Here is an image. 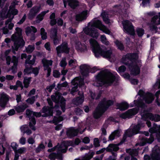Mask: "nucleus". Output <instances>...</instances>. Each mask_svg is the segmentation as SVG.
Segmentation results:
<instances>
[{"label": "nucleus", "mask_w": 160, "mask_h": 160, "mask_svg": "<svg viewBox=\"0 0 160 160\" xmlns=\"http://www.w3.org/2000/svg\"><path fill=\"white\" fill-rule=\"evenodd\" d=\"M40 6H35L33 7L30 10L28 16V19L30 20H33L36 14L40 11Z\"/></svg>", "instance_id": "nucleus-8"}, {"label": "nucleus", "mask_w": 160, "mask_h": 160, "mask_svg": "<svg viewBox=\"0 0 160 160\" xmlns=\"http://www.w3.org/2000/svg\"><path fill=\"white\" fill-rule=\"evenodd\" d=\"M12 40L14 42V46L15 47V50L18 51L19 48H23L25 44V42L23 40L22 37H17L14 35L12 36Z\"/></svg>", "instance_id": "nucleus-4"}, {"label": "nucleus", "mask_w": 160, "mask_h": 160, "mask_svg": "<svg viewBox=\"0 0 160 160\" xmlns=\"http://www.w3.org/2000/svg\"><path fill=\"white\" fill-rule=\"evenodd\" d=\"M143 118L146 119H149L152 121L157 122L160 121V115L158 114H153L152 113H148L143 115Z\"/></svg>", "instance_id": "nucleus-12"}, {"label": "nucleus", "mask_w": 160, "mask_h": 160, "mask_svg": "<svg viewBox=\"0 0 160 160\" xmlns=\"http://www.w3.org/2000/svg\"><path fill=\"white\" fill-rule=\"evenodd\" d=\"M66 100L62 96V97L60 101H59V103L60 106L66 105Z\"/></svg>", "instance_id": "nucleus-63"}, {"label": "nucleus", "mask_w": 160, "mask_h": 160, "mask_svg": "<svg viewBox=\"0 0 160 160\" xmlns=\"http://www.w3.org/2000/svg\"><path fill=\"white\" fill-rule=\"evenodd\" d=\"M63 120V118L62 117H59L57 118L56 117H54L52 121L53 123L55 125H57L58 123L62 121Z\"/></svg>", "instance_id": "nucleus-39"}, {"label": "nucleus", "mask_w": 160, "mask_h": 160, "mask_svg": "<svg viewBox=\"0 0 160 160\" xmlns=\"http://www.w3.org/2000/svg\"><path fill=\"white\" fill-rule=\"evenodd\" d=\"M62 96H61L60 95L58 96V97L57 98L56 97L52 95L51 98L52 100L55 102L56 103H59V101H60L61 98Z\"/></svg>", "instance_id": "nucleus-47"}, {"label": "nucleus", "mask_w": 160, "mask_h": 160, "mask_svg": "<svg viewBox=\"0 0 160 160\" xmlns=\"http://www.w3.org/2000/svg\"><path fill=\"white\" fill-rule=\"evenodd\" d=\"M68 5L73 9H75L78 6V2L77 0H68Z\"/></svg>", "instance_id": "nucleus-30"}, {"label": "nucleus", "mask_w": 160, "mask_h": 160, "mask_svg": "<svg viewBox=\"0 0 160 160\" xmlns=\"http://www.w3.org/2000/svg\"><path fill=\"white\" fill-rule=\"evenodd\" d=\"M157 127V125L155 123L153 125V127L149 129V132L150 133H153L155 132L156 130V128Z\"/></svg>", "instance_id": "nucleus-59"}, {"label": "nucleus", "mask_w": 160, "mask_h": 160, "mask_svg": "<svg viewBox=\"0 0 160 160\" xmlns=\"http://www.w3.org/2000/svg\"><path fill=\"white\" fill-rule=\"evenodd\" d=\"M57 25L58 26L60 27L62 26L63 24V20L61 18H58L57 20Z\"/></svg>", "instance_id": "nucleus-62"}, {"label": "nucleus", "mask_w": 160, "mask_h": 160, "mask_svg": "<svg viewBox=\"0 0 160 160\" xmlns=\"http://www.w3.org/2000/svg\"><path fill=\"white\" fill-rule=\"evenodd\" d=\"M18 10L16 9H15L12 10L11 11L9 12H8V14L9 15V17L10 18L12 15H13L14 17V16L18 14Z\"/></svg>", "instance_id": "nucleus-44"}, {"label": "nucleus", "mask_w": 160, "mask_h": 160, "mask_svg": "<svg viewBox=\"0 0 160 160\" xmlns=\"http://www.w3.org/2000/svg\"><path fill=\"white\" fill-rule=\"evenodd\" d=\"M136 56V54L135 53H128L124 57H123L122 59L123 60L125 59H127L130 60H132L134 59Z\"/></svg>", "instance_id": "nucleus-32"}, {"label": "nucleus", "mask_w": 160, "mask_h": 160, "mask_svg": "<svg viewBox=\"0 0 160 160\" xmlns=\"http://www.w3.org/2000/svg\"><path fill=\"white\" fill-rule=\"evenodd\" d=\"M89 42L92 48V51L94 53L96 58H98L100 56L106 58H109L112 54V51L110 49L108 50L105 48L103 49L102 48L98 42L93 39H91Z\"/></svg>", "instance_id": "nucleus-2"}, {"label": "nucleus", "mask_w": 160, "mask_h": 160, "mask_svg": "<svg viewBox=\"0 0 160 160\" xmlns=\"http://www.w3.org/2000/svg\"><path fill=\"white\" fill-rule=\"evenodd\" d=\"M37 31V30L36 28L33 26H31V27H28L25 29V33L27 36L32 32L34 33Z\"/></svg>", "instance_id": "nucleus-29"}, {"label": "nucleus", "mask_w": 160, "mask_h": 160, "mask_svg": "<svg viewBox=\"0 0 160 160\" xmlns=\"http://www.w3.org/2000/svg\"><path fill=\"white\" fill-rule=\"evenodd\" d=\"M67 141H64L62 142L61 144L59 145H61L62 148L58 149V151H59L61 153H66L68 149V147L70 145H67L66 142Z\"/></svg>", "instance_id": "nucleus-23"}, {"label": "nucleus", "mask_w": 160, "mask_h": 160, "mask_svg": "<svg viewBox=\"0 0 160 160\" xmlns=\"http://www.w3.org/2000/svg\"><path fill=\"white\" fill-rule=\"evenodd\" d=\"M43 19V18L40 14H39L36 17L35 22L37 23H39Z\"/></svg>", "instance_id": "nucleus-54"}, {"label": "nucleus", "mask_w": 160, "mask_h": 160, "mask_svg": "<svg viewBox=\"0 0 160 160\" xmlns=\"http://www.w3.org/2000/svg\"><path fill=\"white\" fill-rule=\"evenodd\" d=\"M41 35L42 39L43 40H45L47 38V33L45 31V30L43 28H42L40 29Z\"/></svg>", "instance_id": "nucleus-36"}, {"label": "nucleus", "mask_w": 160, "mask_h": 160, "mask_svg": "<svg viewBox=\"0 0 160 160\" xmlns=\"http://www.w3.org/2000/svg\"><path fill=\"white\" fill-rule=\"evenodd\" d=\"M119 149L118 145L114 144H110L108 145V147L106 148V151L108 152L112 151L117 152Z\"/></svg>", "instance_id": "nucleus-26"}, {"label": "nucleus", "mask_w": 160, "mask_h": 160, "mask_svg": "<svg viewBox=\"0 0 160 160\" xmlns=\"http://www.w3.org/2000/svg\"><path fill=\"white\" fill-rule=\"evenodd\" d=\"M79 132L78 129H75L74 127H71L67 130L66 135L69 138H72L76 136Z\"/></svg>", "instance_id": "nucleus-14"}, {"label": "nucleus", "mask_w": 160, "mask_h": 160, "mask_svg": "<svg viewBox=\"0 0 160 160\" xmlns=\"http://www.w3.org/2000/svg\"><path fill=\"white\" fill-rule=\"evenodd\" d=\"M8 9L7 8H4L1 11L0 18L1 20H3L8 18H9V15L8 14Z\"/></svg>", "instance_id": "nucleus-24"}, {"label": "nucleus", "mask_w": 160, "mask_h": 160, "mask_svg": "<svg viewBox=\"0 0 160 160\" xmlns=\"http://www.w3.org/2000/svg\"><path fill=\"white\" fill-rule=\"evenodd\" d=\"M81 141L80 139L78 138H76L74 142L71 141H67L66 142V144L67 145H70V146H72L74 147L75 145H78L80 142Z\"/></svg>", "instance_id": "nucleus-28"}, {"label": "nucleus", "mask_w": 160, "mask_h": 160, "mask_svg": "<svg viewBox=\"0 0 160 160\" xmlns=\"http://www.w3.org/2000/svg\"><path fill=\"white\" fill-rule=\"evenodd\" d=\"M143 99L146 103L148 104L152 102L154 100V97L152 93L148 92L145 95L143 96Z\"/></svg>", "instance_id": "nucleus-16"}, {"label": "nucleus", "mask_w": 160, "mask_h": 160, "mask_svg": "<svg viewBox=\"0 0 160 160\" xmlns=\"http://www.w3.org/2000/svg\"><path fill=\"white\" fill-rule=\"evenodd\" d=\"M87 11H84L79 14L77 15L76 16V20L78 21H81L85 20L87 18Z\"/></svg>", "instance_id": "nucleus-19"}, {"label": "nucleus", "mask_w": 160, "mask_h": 160, "mask_svg": "<svg viewBox=\"0 0 160 160\" xmlns=\"http://www.w3.org/2000/svg\"><path fill=\"white\" fill-rule=\"evenodd\" d=\"M84 100L83 95H82L73 98L72 100V102L73 104L77 106L82 104L84 101Z\"/></svg>", "instance_id": "nucleus-21"}, {"label": "nucleus", "mask_w": 160, "mask_h": 160, "mask_svg": "<svg viewBox=\"0 0 160 160\" xmlns=\"http://www.w3.org/2000/svg\"><path fill=\"white\" fill-rule=\"evenodd\" d=\"M28 107V105L26 103L18 106L15 108V110L18 113L22 112Z\"/></svg>", "instance_id": "nucleus-27"}, {"label": "nucleus", "mask_w": 160, "mask_h": 160, "mask_svg": "<svg viewBox=\"0 0 160 160\" xmlns=\"http://www.w3.org/2000/svg\"><path fill=\"white\" fill-rule=\"evenodd\" d=\"M31 78H24V79L23 83L24 87L26 88H27L30 84Z\"/></svg>", "instance_id": "nucleus-42"}, {"label": "nucleus", "mask_w": 160, "mask_h": 160, "mask_svg": "<svg viewBox=\"0 0 160 160\" xmlns=\"http://www.w3.org/2000/svg\"><path fill=\"white\" fill-rule=\"evenodd\" d=\"M98 107L93 112V117L96 119L100 118L105 112H104L103 109L99 104Z\"/></svg>", "instance_id": "nucleus-15"}, {"label": "nucleus", "mask_w": 160, "mask_h": 160, "mask_svg": "<svg viewBox=\"0 0 160 160\" xmlns=\"http://www.w3.org/2000/svg\"><path fill=\"white\" fill-rule=\"evenodd\" d=\"M136 31L138 36L139 37L142 36L144 33V30L141 28H137Z\"/></svg>", "instance_id": "nucleus-41"}, {"label": "nucleus", "mask_w": 160, "mask_h": 160, "mask_svg": "<svg viewBox=\"0 0 160 160\" xmlns=\"http://www.w3.org/2000/svg\"><path fill=\"white\" fill-rule=\"evenodd\" d=\"M82 74L83 76L87 77L90 72V68L85 64L81 65L80 67Z\"/></svg>", "instance_id": "nucleus-17"}, {"label": "nucleus", "mask_w": 160, "mask_h": 160, "mask_svg": "<svg viewBox=\"0 0 160 160\" xmlns=\"http://www.w3.org/2000/svg\"><path fill=\"white\" fill-rule=\"evenodd\" d=\"M140 72V68L137 64H135L132 67V69L130 71V74L131 75L137 76L139 74Z\"/></svg>", "instance_id": "nucleus-20"}, {"label": "nucleus", "mask_w": 160, "mask_h": 160, "mask_svg": "<svg viewBox=\"0 0 160 160\" xmlns=\"http://www.w3.org/2000/svg\"><path fill=\"white\" fill-rule=\"evenodd\" d=\"M57 153L55 152H52L49 154V158L50 160H55L57 158Z\"/></svg>", "instance_id": "nucleus-51"}, {"label": "nucleus", "mask_w": 160, "mask_h": 160, "mask_svg": "<svg viewBox=\"0 0 160 160\" xmlns=\"http://www.w3.org/2000/svg\"><path fill=\"white\" fill-rule=\"evenodd\" d=\"M115 43L118 47V49L121 51H124L125 48L123 44L121 41L117 40L115 41Z\"/></svg>", "instance_id": "nucleus-33"}, {"label": "nucleus", "mask_w": 160, "mask_h": 160, "mask_svg": "<svg viewBox=\"0 0 160 160\" xmlns=\"http://www.w3.org/2000/svg\"><path fill=\"white\" fill-rule=\"evenodd\" d=\"M58 34V30L56 28H52L51 31V38L57 37Z\"/></svg>", "instance_id": "nucleus-38"}, {"label": "nucleus", "mask_w": 160, "mask_h": 160, "mask_svg": "<svg viewBox=\"0 0 160 160\" xmlns=\"http://www.w3.org/2000/svg\"><path fill=\"white\" fill-rule=\"evenodd\" d=\"M35 49V48L33 46L29 45L28 47L26 48V52L28 53H31Z\"/></svg>", "instance_id": "nucleus-40"}, {"label": "nucleus", "mask_w": 160, "mask_h": 160, "mask_svg": "<svg viewBox=\"0 0 160 160\" xmlns=\"http://www.w3.org/2000/svg\"><path fill=\"white\" fill-rule=\"evenodd\" d=\"M60 72L57 70H54L53 71V76L55 78H58L60 77Z\"/></svg>", "instance_id": "nucleus-57"}, {"label": "nucleus", "mask_w": 160, "mask_h": 160, "mask_svg": "<svg viewBox=\"0 0 160 160\" xmlns=\"http://www.w3.org/2000/svg\"><path fill=\"white\" fill-rule=\"evenodd\" d=\"M125 133H126V135L128 137H131L133 136L132 130H127Z\"/></svg>", "instance_id": "nucleus-64"}, {"label": "nucleus", "mask_w": 160, "mask_h": 160, "mask_svg": "<svg viewBox=\"0 0 160 160\" xmlns=\"http://www.w3.org/2000/svg\"><path fill=\"white\" fill-rule=\"evenodd\" d=\"M55 86V83H54L52 85L47 86L46 88V89L47 90H48V91L50 92L52 91V89L54 88Z\"/></svg>", "instance_id": "nucleus-58"}, {"label": "nucleus", "mask_w": 160, "mask_h": 160, "mask_svg": "<svg viewBox=\"0 0 160 160\" xmlns=\"http://www.w3.org/2000/svg\"><path fill=\"white\" fill-rule=\"evenodd\" d=\"M139 110V109L136 108L129 109L125 112L121 114L120 115V117L123 119L132 118L133 116L138 113Z\"/></svg>", "instance_id": "nucleus-5"}, {"label": "nucleus", "mask_w": 160, "mask_h": 160, "mask_svg": "<svg viewBox=\"0 0 160 160\" xmlns=\"http://www.w3.org/2000/svg\"><path fill=\"white\" fill-rule=\"evenodd\" d=\"M104 33L108 35H110L111 33L110 31L105 26V27H103V30H102Z\"/></svg>", "instance_id": "nucleus-61"}, {"label": "nucleus", "mask_w": 160, "mask_h": 160, "mask_svg": "<svg viewBox=\"0 0 160 160\" xmlns=\"http://www.w3.org/2000/svg\"><path fill=\"white\" fill-rule=\"evenodd\" d=\"M126 69V67L124 65H122L119 67L118 68V72H124Z\"/></svg>", "instance_id": "nucleus-56"}, {"label": "nucleus", "mask_w": 160, "mask_h": 160, "mask_svg": "<svg viewBox=\"0 0 160 160\" xmlns=\"http://www.w3.org/2000/svg\"><path fill=\"white\" fill-rule=\"evenodd\" d=\"M92 28H87L84 30V33L87 35H90Z\"/></svg>", "instance_id": "nucleus-60"}, {"label": "nucleus", "mask_w": 160, "mask_h": 160, "mask_svg": "<svg viewBox=\"0 0 160 160\" xmlns=\"http://www.w3.org/2000/svg\"><path fill=\"white\" fill-rule=\"evenodd\" d=\"M88 25H90L92 28L94 27L98 28L101 30H103V27H105L101 21L97 19L92 20L91 22L89 23Z\"/></svg>", "instance_id": "nucleus-10"}, {"label": "nucleus", "mask_w": 160, "mask_h": 160, "mask_svg": "<svg viewBox=\"0 0 160 160\" xmlns=\"http://www.w3.org/2000/svg\"><path fill=\"white\" fill-rule=\"evenodd\" d=\"M52 60H48L45 58H43L42 60V62L44 67V70H47V77H49L51 72V69L49 67V66H52Z\"/></svg>", "instance_id": "nucleus-7"}, {"label": "nucleus", "mask_w": 160, "mask_h": 160, "mask_svg": "<svg viewBox=\"0 0 160 160\" xmlns=\"http://www.w3.org/2000/svg\"><path fill=\"white\" fill-rule=\"evenodd\" d=\"M35 101V97L33 96L31 98H28L26 100V102L28 104H32Z\"/></svg>", "instance_id": "nucleus-45"}, {"label": "nucleus", "mask_w": 160, "mask_h": 160, "mask_svg": "<svg viewBox=\"0 0 160 160\" xmlns=\"http://www.w3.org/2000/svg\"><path fill=\"white\" fill-rule=\"evenodd\" d=\"M123 30L125 33L131 35H135V30L132 23L128 20H125L122 22Z\"/></svg>", "instance_id": "nucleus-3"}, {"label": "nucleus", "mask_w": 160, "mask_h": 160, "mask_svg": "<svg viewBox=\"0 0 160 160\" xmlns=\"http://www.w3.org/2000/svg\"><path fill=\"white\" fill-rule=\"evenodd\" d=\"M154 138L152 135H150L149 138L145 137H142L139 142L140 146H144L146 144H151L154 141Z\"/></svg>", "instance_id": "nucleus-13"}, {"label": "nucleus", "mask_w": 160, "mask_h": 160, "mask_svg": "<svg viewBox=\"0 0 160 160\" xmlns=\"http://www.w3.org/2000/svg\"><path fill=\"white\" fill-rule=\"evenodd\" d=\"M98 35L99 33L98 32V30L95 28H92L90 36L91 37L97 39L98 37Z\"/></svg>", "instance_id": "nucleus-34"}, {"label": "nucleus", "mask_w": 160, "mask_h": 160, "mask_svg": "<svg viewBox=\"0 0 160 160\" xmlns=\"http://www.w3.org/2000/svg\"><path fill=\"white\" fill-rule=\"evenodd\" d=\"M45 148V146L42 143L40 144L36 148L35 150V152L36 153H39L42 150Z\"/></svg>", "instance_id": "nucleus-35"}, {"label": "nucleus", "mask_w": 160, "mask_h": 160, "mask_svg": "<svg viewBox=\"0 0 160 160\" xmlns=\"http://www.w3.org/2000/svg\"><path fill=\"white\" fill-rule=\"evenodd\" d=\"M61 145H59V143L58 144L53 147V148L48 149V152H51L53 151H55L57 149L62 148L61 147Z\"/></svg>", "instance_id": "nucleus-49"}, {"label": "nucleus", "mask_w": 160, "mask_h": 160, "mask_svg": "<svg viewBox=\"0 0 160 160\" xmlns=\"http://www.w3.org/2000/svg\"><path fill=\"white\" fill-rule=\"evenodd\" d=\"M116 106L118 108L122 111H124L129 108V104L125 102H122L120 103H117Z\"/></svg>", "instance_id": "nucleus-22"}, {"label": "nucleus", "mask_w": 160, "mask_h": 160, "mask_svg": "<svg viewBox=\"0 0 160 160\" xmlns=\"http://www.w3.org/2000/svg\"><path fill=\"white\" fill-rule=\"evenodd\" d=\"M32 73H33L35 76L38 75L39 72V68L37 67L33 68L32 66Z\"/></svg>", "instance_id": "nucleus-50"}, {"label": "nucleus", "mask_w": 160, "mask_h": 160, "mask_svg": "<svg viewBox=\"0 0 160 160\" xmlns=\"http://www.w3.org/2000/svg\"><path fill=\"white\" fill-rule=\"evenodd\" d=\"M93 145L96 148L100 146V142L97 138H95L93 140Z\"/></svg>", "instance_id": "nucleus-52"}, {"label": "nucleus", "mask_w": 160, "mask_h": 160, "mask_svg": "<svg viewBox=\"0 0 160 160\" xmlns=\"http://www.w3.org/2000/svg\"><path fill=\"white\" fill-rule=\"evenodd\" d=\"M102 71L100 72L95 76L97 81L96 86L98 87H100L103 85L107 86H111L113 83L118 81V78L111 72L106 70L104 74V79L102 77Z\"/></svg>", "instance_id": "nucleus-1"}, {"label": "nucleus", "mask_w": 160, "mask_h": 160, "mask_svg": "<svg viewBox=\"0 0 160 160\" xmlns=\"http://www.w3.org/2000/svg\"><path fill=\"white\" fill-rule=\"evenodd\" d=\"M111 152H112V156H109L108 158L109 160H116L117 156V153L113 151H112Z\"/></svg>", "instance_id": "nucleus-53"}, {"label": "nucleus", "mask_w": 160, "mask_h": 160, "mask_svg": "<svg viewBox=\"0 0 160 160\" xmlns=\"http://www.w3.org/2000/svg\"><path fill=\"white\" fill-rule=\"evenodd\" d=\"M94 154V152H92L90 153L86 154L83 158L87 160H90V159L93 157Z\"/></svg>", "instance_id": "nucleus-43"}, {"label": "nucleus", "mask_w": 160, "mask_h": 160, "mask_svg": "<svg viewBox=\"0 0 160 160\" xmlns=\"http://www.w3.org/2000/svg\"><path fill=\"white\" fill-rule=\"evenodd\" d=\"M70 48L68 47L67 42H64L56 48V50L58 55L59 54L65 53L68 54L70 52Z\"/></svg>", "instance_id": "nucleus-6"}, {"label": "nucleus", "mask_w": 160, "mask_h": 160, "mask_svg": "<svg viewBox=\"0 0 160 160\" xmlns=\"http://www.w3.org/2000/svg\"><path fill=\"white\" fill-rule=\"evenodd\" d=\"M150 156L152 160H160V149L159 147L156 146L153 148Z\"/></svg>", "instance_id": "nucleus-9"}, {"label": "nucleus", "mask_w": 160, "mask_h": 160, "mask_svg": "<svg viewBox=\"0 0 160 160\" xmlns=\"http://www.w3.org/2000/svg\"><path fill=\"white\" fill-rule=\"evenodd\" d=\"M8 101L7 98L5 96H2L0 99V106L2 108L5 107Z\"/></svg>", "instance_id": "nucleus-31"}, {"label": "nucleus", "mask_w": 160, "mask_h": 160, "mask_svg": "<svg viewBox=\"0 0 160 160\" xmlns=\"http://www.w3.org/2000/svg\"><path fill=\"white\" fill-rule=\"evenodd\" d=\"M130 154L132 156H137L138 154V151L136 149H133L130 152Z\"/></svg>", "instance_id": "nucleus-55"}, {"label": "nucleus", "mask_w": 160, "mask_h": 160, "mask_svg": "<svg viewBox=\"0 0 160 160\" xmlns=\"http://www.w3.org/2000/svg\"><path fill=\"white\" fill-rule=\"evenodd\" d=\"M11 62L13 63L14 66H18V58L15 56H13Z\"/></svg>", "instance_id": "nucleus-46"}, {"label": "nucleus", "mask_w": 160, "mask_h": 160, "mask_svg": "<svg viewBox=\"0 0 160 160\" xmlns=\"http://www.w3.org/2000/svg\"><path fill=\"white\" fill-rule=\"evenodd\" d=\"M114 101L112 100H104L100 102L99 104L104 109V112H105L109 108L114 104Z\"/></svg>", "instance_id": "nucleus-11"}, {"label": "nucleus", "mask_w": 160, "mask_h": 160, "mask_svg": "<svg viewBox=\"0 0 160 160\" xmlns=\"http://www.w3.org/2000/svg\"><path fill=\"white\" fill-rule=\"evenodd\" d=\"M32 69V66L29 67L27 66H25V68L23 72L25 75L26 74H31L32 72H30Z\"/></svg>", "instance_id": "nucleus-48"}, {"label": "nucleus", "mask_w": 160, "mask_h": 160, "mask_svg": "<svg viewBox=\"0 0 160 160\" xmlns=\"http://www.w3.org/2000/svg\"><path fill=\"white\" fill-rule=\"evenodd\" d=\"M76 48L81 52H83L87 50V47L84 43H82L79 41L76 42Z\"/></svg>", "instance_id": "nucleus-18"}, {"label": "nucleus", "mask_w": 160, "mask_h": 160, "mask_svg": "<svg viewBox=\"0 0 160 160\" xmlns=\"http://www.w3.org/2000/svg\"><path fill=\"white\" fill-rule=\"evenodd\" d=\"M29 118L30 121V122H29V127L32 130L35 131L36 128L35 127V125L36 124V122L35 118L34 116H32Z\"/></svg>", "instance_id": "nucleus-25"}, {"label": "nucleus", "mask_w": 160, "mask_h": 160, "mask_svg": "<svg viewBox=\"0 0 160 160\" xmlns=\"http://www.w3.org/2000/svg\"><path fill=\"white\" fill-rule=\"evenodd\" d=\"M15 30L16 32L15 34H13L12 36L16 35L17 37H22V29L19 27H17Z\"/></svg>", "instance_id": "nucleus-37"}]
</instances>
